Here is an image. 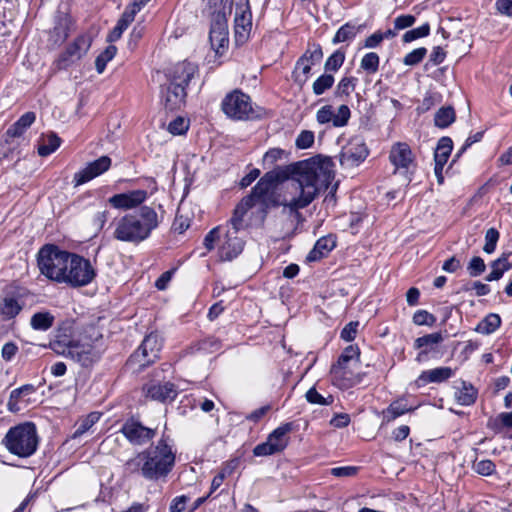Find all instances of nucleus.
<instances>
[{
	"instance_id": "1",
	"label": "nucleus",
	"mask_w": 512,
	"mask_h": 512,
	"mask_svg": "<svg viewBox=\"0 0 512 512\" xmlns=\"http://www.w3.org/2000/svg\"><path fill=\"white\" fill-rule=\"evenodd\" d=\"M335 177L334 163L321 155L280 166L282 208L291 215L308 207Z\"/></svg>"
},
{
	"instance_id": "2",
	"label": "nucleus",
	"mask_w": 512,
	"mask_h": 512,
	"mask_svg": "<svg viewBox=\"0 0 512 512\" xmlns=\"http://www.w3.org/2000/svg\"><path fill=\"white\" fill-rule=\"evenodd\" d=\"M38 267L48 279L73 288L92 283L97 271L92 262L76 253L46 245L38 253Z\"/></svg>"
},
{
	"instance_id": "3",
	"label": "nucleus",
	"mask_w": 512,
	"mask_h": 512,
	"mask_svg": "<svg viewBox=\"0 0 512 512\" xmlns=\"http://www.w3.org/2000/svg\"><path fill=\"white\" fill-rule=\"evenodd\" d=\"M281 183L280 166L267 172L254 186L250 195L246 196L236 206L234 210V222L239 223L240 218L256 205L261 209L273 207H282V191L281 187L276 185Z\"/></svg>"
},
{
	"instance_id": "4",
	"label": "nucleus",
	"mask_w": 512,
	"mask_h": 512,
	"mask_svg": "<svg viewBox=\"0 0 512 512\" xmlns=\"http://www.w3.org/2000/svg\"><path fill=\"white\" fill-rule=\"evenodd\" d=\"M115 239L123 242H140L158 226L154 209L144 206L138 212L127 214L113 222Z\"/></svg>"
},
{
	"instance_id": "5",
	"label": "nucleus",
	"mask_w": 512,
	"mask_h": 512,
	"mask_svg": "<svg viewBox=\"0 0 512 512\" xmlns=\"http://www.w3.org/2000/svg\"><path fill=\"white\" fill-rule=\"evenodd\" d=\"M204 11L210 17L209 40L217 55H223L228 48L227 16L231 14L233 0H203Z\"/></svg>"
},
{
	"instance_id": "6",
	"label": "nucleus",
	"mask_w": 512,
	"mask_h": 512,
	"mask_svg": "<svg viewBox=\"0 0 512 512\" xmlns=\"http://www.w3.org/2000/svg\"><path fill=\"white\" fill-rule=\"evenodd\" d=\"M141 473L146 479L157 480L165 477L175 464V452L168 439L161 438L157 444L142 452Z\"/></svg>"
},
{
	"instance_id": "7",
	"label": "nucleus",
	"mask_w": 512,
	"mask_h": 512,
	"mask_svg": "<svg viewBox=\"0 0 512 512\" xmlns=\"http://www.w3.org/2000/svg\"><path fill=\"white\" fill-rule=\"evenodd\" d=\"M91 337H95L94 342L88 341L87 336H83L76 341H71L66 337H58L50 343V348L58 355L70 357L82 366H89L100 357V349L96 342L98 333L94 328L91 329Z\"/></svg>"
},
{
	"instance_id": "8",
	"label": "nucleus",
	"mask_w": 512,
	"mask_h": 512,
	"mask_svg": "<svg viewBox=\"0 0 512 512\" xmlns=\"http://www.w3.org/2000/svg\"><path fill=\"white\" fill-rule=\"evenodd\" d=\"M3 444L13 455L30 457L38 446L36 426L31 422H25L10 428L3 439Z\"/></svg>"
},
{
	"instance_id": "9",
	"label": "nucleus",
	"mask_w": 512,
	"mask_h": 512,
	"mask_svg": "<svg viewBox=\"0 0 512 512\" xmlns=\"http://www.w3.org/2000/svg\"><path fill=\"white\" fill-rule=\"evenodd\" d=\"M221 106L225 115L235 120H256L267 114L264 108L254 105L250 96L240 90L227 94Z\"/></svg>"
},
{
	"instance_id": "10",
	"label": "nucleus",
	"mask_w": 512,
	"mask_h": 512,
	"mask_svg": "<svg viewBox=\"0 0 512 512\" xmlns=\"http://www.w3.org/2000/svg\"><path fill=\"white\" fill-rule=\"evenodd\" d=\"M239 223L234 222V215L229 223L222 226L221 242L219 244V256L224 261H230L236 258L243 250L244 240L239 236L243 228L244 217H239Z\"/></svg>"
},
{
	"instance_id": "11",
	"label": "nucleus",
	"mask_w": 512,
	"mask_h": 512,
	"mask_svg": "<svg viewBox=\"0 0 512 512\" xmlns=\"http://www.w3.org/2000/svg\"><path fill=\"white\" fill-rule=\"evenodd\" d=\"M323 58V51L320 44L309 42L308 48L296 61L292 71L293 81L302 87L309 79L312 66L319 63Z\"/></svg>"
},
{
	"instance_id": "12",
	"label": "nucleus",
	"mask_w": 512,
	"mask_h": 512,
	"mask_svg": "<svg viewBox=\"0 0 512 512\" xmlns=\"http://www.w3.org/2000/svg\"><path fill=\"white\" fill-rule=\"evenodd\" d=\"M291 430V423L280 425L268 435L265 442L254 447L253 454L255 456L262 457L282 452L288 445V433Z\"/></svg>"
},
{
	"instance_id": "13",
	"label": "nucleus",
	"mask_w": 512,
	"mask_h": 512,
	"mask_svg": "<svg viewBox=\"0 0 512 512\" xmlns=\"http://www.w3.org/2000/svg\"><path fill=\"white\" fill-rule=\"evenodd\" d=\"M162 348V340L157 333L148 334L141 346L131 357L132 362H137L140 367L152 364L158 357Z\"/></svg>"
},
{
	"instance_id": "14",
	"label": "nucleus",
	"mask_w": 512,
	"mask_h": 512,
	"mask_svg": "<svg viewBox=\"0 0 512 512\" xmlns=\"http://www.w3.org/2000/svg\"><path fill=\"white\" fill-rule=\"evenodd\" d=\"M252 29V14L248 0L236 5L234 17V37L237 45L247 42Z\"/></svg>"
},
{
	"instance_id": "15",
	"label": "nucleus",
	"mask_w": 512,
	"mask_h": 512,
	"mask_svg": "<svg viewBox=\"0 0 512 512\" xmlns=\"http://www.w3.org/2000/svg\"><path fill=\"white\" fill-rule=\"evenodd\" d=\"M389 159L395 167V172L404 175L411 174L415 169V159L408 144L395 143L390 150Z\"/></svg>"
},
{
	"instance_id": "16",
	"label": "nucleus",
	"mask_w": 512,
	"mask_h": 512,
	"mask_svg": "<svg viewBox=\"0 0 512 512\" xmlns=\"http://www.w3.org/2000/svg\"><path fill=\"white\" fill-rule=\"evenodd\" d=\"M91 46V38L87 35H81L70 44L65 51H63L57 61L56 65L58 69H66L74 62L79 60L83 55L87 53Z\"/></svg>"
},
{
	"instance_id": "17",
	"label": "nucleus",
	"mask_w": 512,
	"mask_h": 512,
	"mask_svg": "<svg viewBox=\"0 0 512 512\" xmlns=\"http://www.w3.org/2000/svg\"><path fill=\"white\" fill-rule=\"evenodd\" d=\"M358 367V364L341 363V360H338L330 370L333 384L341 389H346L356 384L358 382L356 375Z\"/></svg>"
},
{
	"instance_id": "18",
	"label": "nucleus",
	"mask_w": 512,
	"mask_h": 512,
	"mask_svg": "<svg viewBox=\"0 0 512 512\" xmlns=\"http://www.w3.org/2000/svg\"><path fill=\"white\" fill-rule=\"evenodd\" d=\"M350 115L347 105H340L336 111L333 106L325 105L317 111L316 119L320 125L332 123L335 127H343L347 125Z\"/></svg>"
},
{
	"instance_id": "19",
	"label": "nucleus",
	"mask_w": 512,
	"mask_h": 512,
	"mask_svg": "<svg viewBox=\"0 0 512 512\" xmlns=\"http://www.w3.org/2000/svg\"><path fill=\"white\" fill-rule=\"evenodd\" d=\"M111 166V159L108 156H101L90 162L85 168L75 173L73 182L75 186L82 185L106 172Z\"/></svg>"
},
{
	"instance_id": "20",
	"label": "nucleus",
	"mask_w": 512,
	"mask_h": 512,
	"mask_svg": "<svg viewBox=\"0 0 512 512\" xmlns=\"http://www.w3.org/2000/svg\"><path fill=\"white\" fill-rule=\"evenodd\" d=\"M121 432L123 435L135 445H142L155 436V430L143 426L140 422L129 420L127 421Z\"/></svg>"
},
{
	"instance_id": "21",
	"label": "nucleus",
	"mask_w": 512,
	"mask_h": 512,
	"mask_svg": "<svg viewBox=\"0 0 512 512\" xmlns=\"http://www.w3.org/2000/svg\"><path fill=\"white\" fill-rule=\"evenodd\" d=\"M147 198L145 190H133L116 194L109 198L108 202L116 209L128 210L142 204Z\"/></svg>"
},
{
	"instance_id": "22",
	"label": "nucleus",
	"mask_w": 512,
	"mask_h": 512,
	"mask_svg": "<svg viewBox=\"0 0 512 512\" xmlns=\"http://www.w3.org/2000/svg\"><path fill=\"white\" fill-rule=\"evenodd\" d=\"M143 390L147 397L160 402L172 401L177 396L174 384L169 382L164 384H147Z\"/></svg>"
},
{
	"instance_id": "23",
	"label": "nucleus",
	"mask_w": 512,
	"mask_h": 512,
	"mask_svg": "<svg viewBox=\"0 0 512 512\" xmlns=\"http://www.w3.org/2000/svg\"><path fill=\"white\" fill-rule=\"evenodd\" d=\"M196 71L197 66L191 62L183 61L177 63L169 75V82L174 84L178 82V84L186 87L189 81L194 77Z\"/></svg>"
},
{
	"instance_id": "24",
	"label": "nucleus",
	"mask_w": 512,
	"mask_h": 512,
	"mask_svg": "<svg viewBox=\"0 0 512 512\" xmlns=\"http://www.w3.org/2000/svg\"><path fill=\"white\" fill-rule=\"evenodd\" d=\"M185 88L181 84L169 82L165 91H163V98L167 109L174 110L184 103L186 98Z\"/></svg>"
},
{
	"instance_id": "25",
	"label": "nucleus",
	"mask_w": 512,
	"mask_h": 512,
	"mask_svg": "<svg viewBox=\"0 0 512 512\" xmlns=\"http://www.w3.org/2000/svg\"><path fill=\"white\" fill-rule=\"evenodd\" d=\"M444 340V337L441 332H434L431 334H426L424 336L418 337L414 341V348L419 349L416 360L418 362L422 361V358L426 356L429 352L434 351L438 344H440Z\"/></svg>"
},
{
	"instance_id": "26",
	"label": "nucleus",
	"mask_w": 512,
	"mask_h": 512,
	"mask_svg": "<svg viewBox=\"0 0 512 512\" xmlns=\"http://www.w3.org/2000/svg\"><path fill=\"white\" fill-rule=\"evenodd\" d=\"M453 370L450 367H438L423 371L416 379L418 387L429 383H441L453 376Z\"/></svg>"
},
{
	"instance_id": "27",
	"label": "nucleus",
	"mask_w": 512,
	"mask_h": 512,
	"mask_svg": "<svg viewBox=\"0 0 512 512\" xmlns=\"http://www.w3.org/2000/svg\"><path fill=\"white\" fill-rule=\"evenodd\" d=\"M368 155L365 144L360 139H355L348 146L343 148L342 158L351 162V164H359Z\"/></svg>"
},
{
	"instance_id": "28",
	"label": "nucleus",
	"mask_w": 512,
	"mask_h": 512,
	"mask_svg": "<svg viewBox=\"0 0 512 512\" xmlns=\"http://www.w3.org/2000/svg\"><path fill=\"white\" fill-rule=\"evenodd\" d=\"M336 246L335 239L332 236L321 237L315 243L313 249L308 253L306 259L309 262H315L326 256Z\"/></svg>"
},
{
	"instance_id": "29",
	"label": "nucleus",
	"mask_w": 512,
	"mask_h": 512,
	"mask_svg": "<svg viewBox=\"0 0 512 512\" xmlns=\"http://www.w3.org/2000/svg\"><path fill=\"white\" fill-rule=\"evenodd\" d=\"M61 144V139L53 132L42 133L38 140V154L46 157L55 152Z\"/></svg>"
},
{
	"instance_id": "30",
	"label": "nucleus",
	"mask_w": 512,
	"mask_h": 512,
	"mask_svg": "<svg viewBox=\"0 0 512 512\" xmlns=\"http://www.w3.org/2000/svg\"><path fill=\"white\" fill-rule=\"evenodd\" d=\"M508 256V254H503L491 263V272L486 276L487 281L491 282L501 279L503 274L512 268Z\"/></svg>"
},
{
	"instance_id": "31",
	"label": "nucleus",
	"mask_w": 512,
	"mask_h": 512,
	"mask_svg": "<svg viewBox=\"0 0 512 512\" xmlns=\"http://www.w3.org/2000/svg\"><path fill=\"white\" fill-rule=\"evenodd\" d=\"M414 408L408 406L407 401L403 398L392 402L387 409L383 411V419L386 422L395 420L397 417L412 411Z\"/></svg>"
},
{
	"instance_id": "32",
	"label": "nucleus",
	"mask_w": 512,
	"mask_h": 512,
	"mask_svg": "<svg viewBox=\"0 0 512 512\" xmlns=\"http://www.w3.org/2000/svg\"><path fill=\"white\" fill-rule=\"evenodd\" d=\"M55 321V317L49 311L34 313L30 319V325L34 330L47 331Z\"/></svg>"
},
{
	"instance_id": "33",
	"label": "nucleus",
	"mask_w": 512,
	"mask_h": 512,
	"mask_svg": "<svg viewBox=\"0 0 512 512\" xmlns=\"http://www.w3.org/2000/svg\"><path fill=\"white\" fill-rule=\"evenodd\" d=\"M453 148L452 140L448 137H442L435 149L434 160L435 164L444 165L447 163L448 158Z\"/></svg>"
},
{
	"instance_id": "34",
	"label": "nucleus",
	"mask_w": 512,
	"mask_h": 512,
	"mask_svg": "<svg viewBox=\"0 0 512 512\" xmlns=\"http://www.w3.org/2000/svg\"><path fill=\"white\" fill-rule=\"evenodd\" d=\"M359 30L360 27L351 23H346L337 30L336 34L332 39V43L338 44L341 42L351 41L356 37Z\"/></svg>"
},
{
	"instance_id": "35",
	"label": "nucleus",
	"mask_w": 512,
	"mask_h": 512,
	"mask_svg": "<svg viewBox=\"0 0 512 512\" xmlns=\"http://www.w3.org/2000/svg\"><path fill=\"white\" fill-rule=\"evenodd\" d=\"M21 309L22 306L19 304L18 300L11 296L5 297L0 306L1 314L8 319L14 318L18 315Z\"/></svg>"
},
{
	"instance_id": "36",
	"label": "nucleus",
	"mask_w": 512,
	"mask_h": 512,
	"mask_svg": "<svg viewBox=\"0 0 512 512\" xmlns=\"http://www.w3.org/2000/svg\"><path fill=\"white\" fill-rule=\"evenodd\" d=\"M455 120V111L452 107H442L435 114V125L438 128H446Z\"/></svg>"
},
{
	"instance_id": "37",
	"label": "nucleus",
	"mask_w": 512,
	"mask_h": 512,
	"mask_svg": "<svg viewBox=\"0 0 512 512\" xmlns=\"http://www.w3.org/2000/svg\"><path fill=\"white\" fill-rule=\"evenodd\" d=\"M34 392V387L32 385H24L17 389H14L9 397L8 401V409L12 412L19 411L18 401L22 396L29 395Z\"/></svg>"
},
{
	"instance_id": "38",
	"label": "nucleus",
	"mask_w": 512,
	"mask_h": 512,
	"mask_svg": "<svg viewBox=\"0 0 512 512\" xmlns=\"http://www.w3.org/2000/svg\"><path fill=\"white\" fill-rule=\"evenodd\" d=\"M476 395L477 392L471 385L463 384L462 388L456 392L455 397L459 404L468 406L475 402Z\"/></svg>"
},
{
	"instance_id": "39",
	"label": "nucleus",
	"mask_w": 512,
	"mask_h": 512,
	"mask_svg": "<svg viewBox=\"0 0 512 512\" xmlns=\"http://www.w3.org/2000/svg\"><path fill=\"white\" fill-rule=\"evenodd\" d=\"M334 84V77L331 74H322L312 84V91L316 96L322 95Z\"/></svg>"
},
{
	"instance_id": "40",
	"label": "nucleus",
	"mask_w": 512,
	"mask_h": 512,
	"mask_svg": "<svg viewBox=\"0 0 512 512\" xmlns=\"http://www.w3.org/2000/svg\"><path fill=\"white\" fill-rule=\"evenodd\" d=\"M501 325V318L498 314H489L479 324L478 330L483 334H491L495 332Z\"/></svg>"
},
{
	"instance_id": "41",
	"label": "nucleus",
	"mask_w": 512,
	"mask_h": 512,
	"mask_svg": "<svg viewBox=\"0 0 512 512\" xmlns=\"http://www.w3.org/2000/svg\"><path fill=\"white\" fill-rule=\"evenodd\" d=\"M117 48L114 45H109L95 60V67L99 74L103 73L107 63L116 55Z\"/></svg>"
},
{
	"instance_id": "42",
	"label": "nucleus",
	"mask_w": 512,
	"mask_h": 512,
	"mask_svg": "<svg viewBox=\"0 0 512 512\" xmlns=\"http://www.w3.org/2000/svg\"><path fill=\"white\" fill-rule=\"evenodd\" d=\"M100 419V414L93 412L83 418L77 425L76 430L73 434L74 438L82 436L86 433L96 422Z\"/></svg>"
},
{
	"instance_id": "43",
	"label": "nucleus",
	"mask_w": 512,
	"mask_h": 512,
	"mask_svg": "<svg viewBox=\"0 0 512 512\" xmlns=\"http://www.w3.org/2000/svg\"><path fill=\"white\" fill-rule=\"evenodd\" d=\"M344 61L345 52L338 49L327 58L324 64V69L326 72H336L343 65Z\"/></svg>"
},
{
	"instance_id": "44",
	"label": "nucleus",
	"mask_w": 512,
	"mask_h": 512,
	"mask_svg": "<svg viewBox=\"0 0 512 512\" xmlns=\"http://www.w3.org/2000/svg\"><path fill=\"white\" fill-rule=\"evenodd\" d=\"M380 58L377 53L369 52L365 54L361 60L360 67L369 74H374L378 71Z\"/></svg>"
},
{
	"instance_id": "45",
	"label": "nucleus",
	"mask_w": 512,
	"mask_h": 512,
	"mask_svg": "<svg viewBox=\"0 0 512 512\" xmlns=\"http://www.w3.org/2000/svg\"><path fill=\"white\" fill-rule=\"evenodd\" d=\"M430 33V25L429 23H424L423 25L411 29L404 33L402 40L404 43H410L416 39L423 38L428 36Z\"/></svg>"
},
{
	"instance_id": "46",
	"label": "nucleus",
	"mask_w": 512,
	"mask_h": 512,
	"mask_svg": "<svg viewBox=\"0 0 512 512\" xmlns=\"http://www.w3.org/2000/svg\"><path fill=\"white\" fill-rule=\"evenodd\" d=\"M357 81L355 77H343L336 87V95L349 96L354 91Z\"/></svg>"
},
{
	"instance_id": "47",
	"label": "nucleus",
	"mask_w": 512,
	"mask_h": 512,
	"mask_svg": "<svg viewBox=\"0 0 512 512\" xmlns=\"http://www.w3.org/2000/svg\"><path fill=\"white\" fill-rule=\"evenodd\" d=\"M499 237V232L495 228H489L485 234V244L483 246V251L487 254H492L496 249Z\"/></svg>"
},
{
	"instance_id": "48",
	"label": "nucleus",
	"mask_w": 512,
	"mask_h": 512,
	"mask_svg": "<svg viewBox=\"0 0 512 512\" xmlns=\"http://www.w3.org/2000/svg\"><path fill=\"white\" fill-rule=\"evenodd\" d=\"M427 54L425 47H420L409 52L403 59V63L407 66H415L419 64Z\"/></svg>"
},
{
	"instance_id": "49",
	"label": "nucleus",
	"mask_w": 512,
	"mask_h": 512,
	"mask_svg": "<svg viewBox=\"0 0 512 512\" xmlns=\"http://www.w3.org/2000/svg\"><path fill=\"white\" fill-rule=\"evenodd\" d=\"M306 399L309 403L318 405H330L333 402L332 396L325 398L315 388H310L306 392Z\"/></svg>"
},
{
	"instance_id": "50",
	"label": "nucleus",
	"mask_w": 512,
	"mask_h": 512,
	"mask_svg": "<svg viewBox=\"0 0 512 512\" xmlns=\"http://www.w3.org/2000/svg\"><path fill=\"white\" fill-rule=\"evenodd\" d=\"M286 152L279 148H273L267 151L263 157V163L267 167L273 166L277 161L283 159Z\"/></svg>"
},
{
	"instance_id": "51",
	"label": "nucleus",
	"mask_w": 512,
	"mask_h": 512,
	"mask_svg": "<svg viewBox=\"0 0 512 512\" xmlns=\"http://www.w3.org/2000/svg\"><path fill=\"white\" fill-rule=\"evenodd\" d=\"M486 269V265L484 263V260L479 257L475 256L473 257L467 267L468 273L472 277H476L481 275Z\"/></svg>"
},
{
	"instance_id": "52",
	"label": "nucleus",
	"mask_w": 512,
	"mask_h": 512,
	"mask_svg": "<svg viewBox=\"0 0 512 512\" xmlns=\"http://www.w3.org/2000/svg\"><path fill=\"white\" fill-rule=\"evenodd\" d=\"M495 464L488 459L474 463L473 469L482 476H490L495 472Z\"/></svg>"
},
{
	"instance_id": "53",
	"label": "nucleus",
	"mask_w": 512,
	"mask_h": 512,
	"mask_svg": "<svg viewBox=\"0 0 512 512\" xmlns=\"http://www.w3.org/2000/svg\"><path fill=\"white\" fill-rule=\"evenodd\" d=\"M222 226L213 228L204 238V246L208 250H212L215 247L216 242H221Z\"/></svg>"
},
{
	"instance_id": "54",
	"label": "nucleus",
	"mask_w": 512,
	"mask_h": 512,
	"mask_svg": "<svg viewBox=\"0 0 512 512\" xmlns=\"http://www.w3.org/2000/svg\"><path fill=\"white\" fill-rule=\"evenodd\" d=\"M341 363L348 362L351 364L359 365V350L357 347L348 346L344 349L343 353L340 355L339 359Z\"/></svg>"
},
{
	"instance_id": "55",
	"label": "nucleus",
	"mask_w": 512,
	"mask_h": 512,
	"mask_svg": "<svg viewBox=\"0 0 512 512\" xmlns=\"http://www.w3.org/2000/svg\"><path fill=\"white\" fill-rule=\"evenodd\" d=\"M314 143V134L311 130H302L296 139V146L299 149L310 148Z\"/></svg>"
},
{
	"instance_id": "56",
	"label": "nucleus",
	"mask_w": 512,
	"mask_h": 512,
	"mask_svg": "<svg viewBox=\"0 0 512 512\" xmlns=\"http://www.w3.org/2000/svg\"><path fill=\"white\" fill-rule=\"evenodd\" d=\"M435 317L427 312L426 310H418L413 315V322L416 325H428L431 326L435 322Z\"/></svg>"
},
{
	"instance_id": "57",
	"label": "nucleus",
	"mask_w": 512,
	"mask_h": 512,
	"mask_svg": "<svg viewBox=\"0 0 512 512\" xmlns=\"http://www.w3.org/2000/svg\"><path fill=\"white\" fill-rule=\"evenodd\" d=\"M416 21L415 16L406 14V15H400L395 18L394 20V28L395 30H403L408 27H411Z\"/></svg>"
},
{
	"instance_id": "58",
	"label": "nucleus",
	"mask_w": 512,
	"mask_h": 512,
	"mask_svg": "<svg viewBox=\"0 0 512 512\" xmlns=\"http://www.w3.org/2000/svg\"><path fill=\"white\" fill-rule=\"evenodd\" d=\"M137 13L138 12L135 9L127 6L117 23L126 30L128 26L134 21L135 15Z\"/></svg>"
},
{
	"instance_id": "59",
	"label": "nucleus",
	"mask_w": 512,
	"mask_h": 512,
	"mask_svg": "<svg viewBox=\"0 0 512 512\" xmlns=\"http://www.w3.org/2000/svg\"><path fill=\"white\" fill-rule=\"evenodd\" d=\"M137 13L138 12L135 9L127 6L117 23L126 30L128 26L134 21L135 15Z\"/></svg>"
},
{
	"instance_id": "60",
	"label": "nucleus",
	"mask_w": 512,
	"mask_h": 512,
	"mask_svg": "<svg viewBox=\"0 0 512 512\" xmlns=\"http://www.w3.org/2000/svg\"><path fill=\"white\" fill-rule=\"evenodd\" d=\"M137 13L138 12L135 9L127 6L117 23L126 30L128 26L134 21L135 15Z\"/></svg>"
},
{
	"instance_id": "61",
	"label": "nucleus",
	"mask_w": 512,
	"mask_h": 512,
	"mask_svg": "<svg viewBox=\"0 0 512 512\" xmlns=\"http://www.w3.org/2000/svg\"><path fill=\"white\" fill-rule=\"evenodd\" d=\"M35 119L34 112H26L13 124V128H28L35 122Z\"/></svg>"
},
{
	"instance_id": "62",
	"label": "nucleus",
	"mask_w": 512,
	"mask_h": 512,
	"mask_svg": "<svg viewBox=\"0 0 512 512\" xmlns=\"http://www.w3.org/2000/svg\"><path fill=\"white\" fill-rule=\"evenodd\" d=\"M358 322H349L341 331V338L345 341H352L357 334Z\"/></svg>"
},
{
	"instance_id": "63",
	"label": "nucleus",
	"mask_w": 512,
	"mask_h": 512,
	"mask_svg": "<svg viewBox=\"0 0 512 512\" xmlns=\"http://www.w3.org/2000/svg\"><path fill=\"white\" fill-rule=\"evenodd\" d=\"M357 472L354 466L335 467L331 469V474L335 477H351Z\"/></svg>"
},
{
	"instance_id": "64",
	"label": "nucleus",
	"mask_w": 512,
	"mask_h": 512,
	"mask_svg": "<svg viewBox=\"0 0 512 512\" xmlns=\"http://www.w3.org/2000/svg\"><path fill=\"white\" fill-rule=\"evenodd\" d=\"M188 500L185 495L175 497L170 504V512H183Z\"/></svg>"
}]
</instances>
